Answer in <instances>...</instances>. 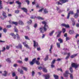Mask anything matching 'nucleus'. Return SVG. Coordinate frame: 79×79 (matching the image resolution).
I'll use <instances>...</instances> for the list:
<instances>
[{
	"label": "nucleus",
	"instance_id": "f257e3e1",
	"mask_svg": "<svg viewBox=\"0 0 79 79\" xmlns=\"http://www.w3.org/2000/svg\"><path fill=\"white\" fill-rule=\"evenodd\" d=\"M42 23L43 24H44V31H46L48 29V27L47 26V22H45V21H44L42 22Z\"/></svg>",
	"mask_w": 79,
	"mask_h": 79
},
{
	"label": "nucleus",
	"instance_id": "f03ea898",
	"mask_svg": "<svg viewBox=\"0 0 79 79\" xmlns=\"http://www.w3.org/2000/svg\"><path fill=\"white\" fill-rule=\"evenodd\" d=\"M68 2V0H60L59 2H58V5H62V4L61 3H66V2ZM61 2V3H60Z\"/></svg>",
	"mask_w": 79,
	"mask_h": 79
},
{
	"label": "nucleus",
	"instance_id": "7ed1b4c3",
	"mask_svg": "<svg viewBox=\"0 0 79 79\" xmlns=\"http://www.w3.org/2000/svg\"><path fill=\"white\" fill-rule=\"evenodd\" d=\"M79 64L77 63H73L72 64V67L75 68V69L79 67Z\"/></svg>",
	"mask_w": 79,
	"mask_h": 79
},
{
	"label": "nucleus",
	"instance_id": "20e7f679",
	"mask_svg": "<svg viewBox=\"0 0 79 79\" xmlns=\"http://www.w3.org/2000/svg\"><path fill=\"white\" fill-rule=\"evenodd\" d=\"M70 14H71V15H73V14H74L73 11H70L69 13H68L67 17V19H69V16H70Z\"/></svg>",
	"mask_w": 79,
	"mask_h": 79
},
{
	"label": "nucleus",
	"instance_id": "39448f33",
	"mask_svg": "<svg viewBox=\"0 0 79 79\" xmlns=\"http://www.w3.org/2000/svg\"><path fill=\"white\" fill-rule=\"evenodd\" d=\"M16 3H17L18 5H19V6H18V8H21V3L19 2V1H17L15 2Z\"/></svg>",
	"mask_w": 79,
	"mask_h": 79
},
{
	"label": "nucleus",
	"instance_id": "423d86ee",
	"mask_svg": "<svg viewBox=\"0 0 79 79\" xmlns=\"http://www.w3.org/2000/svg\"><path fill=\"white\" fill-rule=\"evenodd\" d=\"M56 10L57 11H58L59 13H62V12H63V11L60 10V8L58 7H56Z\"/></svg>",
	"mask_w": 79,
	"mask_h": 79
},
{
	"label": "nucleus",
	"instance_id": "0eeeda50",
	"mask_svg": "<svg viewBox=\"0 0 79 79\" xmlns=\"http://www.w3.org/2000/svg\"><path fill=\"white\" fill-rule=\"evenodd\" d=\"M43 76L45 77V79H48L50 78V75H49V74L44 75Z\"/></svg>",
	"mask_w": 79,
	"mask_h": 79
},
{
	"label": "nucleus",
	"instance_id": "6e6552de",
	"mask_svg": "<svg viewBox=\"0 0 79 79\" xmlns=\"http://www.w3.org/2000/svg\"><path fill=\"white\" fill-rule=\"evenodd\" d=\"M16 48H20L21 50H22V45L20 44H19L18 46H16Z\"/></svg>",
	"mask_w": 79,
	"mask_h": 79
},
{
	"label": "nucleus",
	"instance_id": "1a4fd4ad",
	"mask_svg": "<svg viewBox=\"0 0 79 79\" xmlns=\"http://www.w3.org/2000/svg\"><path fill=\"white\" fill-rule=\"evenodd\" d=\"M34 42V46L35 47H38L39 44L37 42H36L34 40L33 41Z\"/></svg>",
	"mask_w": 79,
	"mask_h": 79
},
{
	"label": "nucleus",
	"instance_id": "9d476101",
	"mask_svg": "<svg viewBox=\"0 0 79 79\" xmlns=\"http://www.w3.org/2000/svg\"><path fill=\"white\" fill-rule=\"evenodd\" d=\"M2 16H3V17L5 18H7V16H6V13H5V11H2Z\"/></svg>",
	"mask_w": 79,
	"mask_h": 79
},
{
	"label": "nucleus",
	"instance_id": "9b49d317",
	"mask_svg": "<svg viewBox=\"0 0 79 79\" xmlns=\"http://www.w3.org/2000/svg\"><path fill=\"white\" fill-rule=\"evenodd\" d=\"M4 72L5 73H2V76H4L5 77H6L8 74V73L7 72V71H4Z\"/></svg>",
	"mask_w": 79,
	"mask_h": 79
},
{
	"label": "nucleus",
	"instance_id": "f8f14e48",
	"mask_svg": "<svg viewBox=\"0 0 79 79\" xmlns=\"http://www.w3.org/2000/svg\"><path fill=\"white\" fill-rule=\"evenodd\" d=\"M21 9L23 10L24 12H25V13H27V9L23 7V8H21Z\"/></svg>",
	"mask_w": 79,
	"mask_h": 79
},
{
	"label": "nucleus",
	"instance_id": "ddd939ff",
	"mask_svg": "<svg viewBox=\"0 0 79 79\" xmlns=\"http://www.w3.org/2000/svg\"><path fill=\"white\" fill-rule=\"evenodd\" d=\"M18 23L19 24H20V25H24V23L21 20H19Z\"/></svg>",
	"mask_w": 79,
	"mask_h": 79
},
{
	"label": "nucleus",
	"instance_id": "4468645a",
	"mask_svg": "<svg viewBox=\"0 0 79 79\" xmlns=\"http://www.w3.org/2000/svg\"><path fill=\"white\" fill-rule=\"evenodd\" d=\"M2 1L0 0V10H1L3 8V5H2Z\"/></svg>",
	"mask_w": 79,
	"mask_h": 79
},
{
	"label": "nucleus",
	"instance_id": "2eb2a0df",
	"mask_svg": "<svg viewBox=\"0 0 79 79\" xmlns=\"http://www.w3.org/2000/svg\"><path fill=\"white\" fill-rule=\"evenodd\" d=\"M21 68L23 69V70H24L25 71H27V68L23 66H22Z\"/></svg>",
	"mask_w": 79,
	"mask_h": 79
},
{
	"label": "nucleus",
	"instance_id": "dca6fc26",
	"mask_svg": "<svg viewBox=\"0 0 79 79\" xmlns=\"http://www.w3.org/2000/svg\"><path fill=\"white\" fill-rule=\"evenodd\" d=\"M69 74L70 75V79H73V74L71 73H69Z\"/></svg>",
	"mask_w": 79,
	"mask_h": 79
},
{
	"label": "nucleus",
	"instance_id": "f3484780",
	"mask_svg": "<svg viewBox=\"0 0 79 79\" xmlns=\"http://www.w3.org/2000/svg\"><path fill=\"white\" fill-rule=\"evenodd\" d=\"M48 60V55H46V57L44 59V61H47V60Z\"/></svg>",
	"mask_w": 79,
	"mask_h": 79
},
{
	"label": "nucleus",
	"instance_id": "a211bd4d",
	"mask_svg": "<svg viewBox=\"0 0 79 79\" xmlns=\"http://www.w3.org/2000/svg\"><path fill=\"white\" fill-rule=\"evenodd\" d=\"M10 35L13 37L14 39H16V35L14 34V33H11L10 34Z\"/></svg>",
	"mask_w": 79,
	"mask_h": 79
},
{
	"label": "nucleus",
	"instance_id": "6ab92c4d",
	"mask_svg": "<svg viewBox=\"0 0 79 79\" xmlns=\"http://www.w3.org/2000/svg\"><path fill=\"white\" fill-rule=\"evenodd\" d=\"M58 40L60 42V44H61V43H63V40L61 39V38H59L58 39Z\"/></svg>",
	"mask_w": 79,
	"mask_h": 79
},
{
	"label": "nucleus",
	"instance_id": "aec40b11",
	"mask_svg": "<svg viewBox=\"0 0 79 79\" xmlns=\"http://www.w3.org/2000/svg\"><path fill=\"white\" fill-rule=\"evenodd\" d=\"M77 54H74V55H72L70 56L71 58H74V57H76V56H77Z\"/></svg>",
	"mask_w": 79,
	"mask_h": 79
},
{
	"label": "nucleus",
	"instance_id": "412c9836",
	"mask_svg": "<svg viewBox=\"0 0 79 79\" xmlns=\"http://www.w3.org/2000/svg\"><path fill=\"white\" fill-rule=\"evenodd\" d=\"M72 25L73 26H74L75 25V22L74 21V19H72Z\"/></svg>",
	"mask_w": 79,
	"mask_h": 79
},
{
	"label": "nucleus",
	"instance_id": "4be33fe9",
	"mask_svg": "<svg viewBox=\"0 0 79 79\" xmlns=\"http://www.w3.org/2000/svg\"><path fill=\"white\" fill-rule=\"evenodd\" d=\"M6 61H7V62H8V63H11V60L10 59V58H8L6 59Z\"/></svg>",
	"mask_w": 79,
	"mask_h": 79
},
{
	"label": "nucleus",
	"instance_id": "5701e85b",
	"mask_svg": "<svg viewBox=\"0 0 79 79\" xmlns=\"http://www.w3.org/2000/svg\"><path fill=\"white\" fill-rule=\"evenodd\" d=\"M54 32H55V31H53L51 32H50L49 34L50 36H52V35H53V34Z\"/></svg>",
	"mask_w": 79,
	"mask_h": 79
},
{
	"label": "nucleus",
	"instance_id": "b1692460",
	"mask_svg": "<svg viewBox=\"0 0 79 79\" xmlns=\"http://www.w3.org/2000/svg\"><path fill=\"white\" fill-rule=\"evenodd\" d=\"M74 17L75 18H78V14L76 13L74 15Z\"/></svg>",
	"mask_w": 79,
	"mask_h": 79
},
{
	"label": "nucleus",
	"instance_id": "393cba45",
	"mask_svg": "<svg viewBox=\"0 0 79 79\" xmlns=\"http://www.w3.org/2000/svg\"><path fill=\"white\" fill-rule=\"evenodd\" d=\"M56 45L58 48H60V43H57Z\"/></svg>",
	"mask_w": 79,
	"mask_h": 79
},
{
	"label": "nucleus",
	"instance_id": "a878e982",
	"mask_svg": "<svg viewBox=\"0 0 79 79\" xmlns=\"http://www.w3.org/2000/svg\"><path fill=\"white\" fill-rule=\"evenodd\" d=\"M69 33L70 34H73L74 33V31L73 30L69 31Z\"/></svg>",
	"mask_w": 79,
	"mask_h": 79
},
{
	"label": "nucleus",
	"instance_id": "bb28decb",
	"mask_svg": "<svg viewBox=\"0 0 79 79\" xmlns=\"http://www.w3.org/2000/svg\"><path fill=\"white\" fill-rule=\"evenodd\" d=\"M53 76L55 78V79H58V76L54 74L53 75Z\"/></svg>",
	"mask_w": 79,
	"mask_h": 79
},
{
	"label": "nucleus",
	"instance_id": "cd10ccee",
	"mask_svg": "<svg viewBox=\"0 0 79 79\" xmlns=\"http://www.w3.org/2000/svg\"><path fill=\"white\" fill-rule=\"evenodd\" d=\"M40 31L41 33H43L44 32V28H40Z\"/></svg>",
	"mask_w": 79,
	"mask_h": 79
},
{
	"label": "nucleus",
	"instance_id": "c85d7f7f",
	"mask_svg": "<svg viewBox=\"0 0 79 79\" xmlns=\"http://www.w3.org/2000/svg\"><path fill=\"white\" fill-rule=\"evenodd\" d=\"M43 70L45 73H47V70L46 69V68H43Z\"/></svg>",
	"mask_w": 79,
	"mask_h": 79
},
{
	"label": "nucleus",
	"instance_id": "c756f323",
	"mask_svg": "<svg viewBox=\"0 0 79 79\" xmlns=\"http://www.w3.org/2000/svg\"><path fill=\"white\" fill-rule=\"evenodd\" d=\"M35 63L37 65H39L40 64V62L38 60H35Z\"/></svg>",
	"mask_w": 79,
	"mask_h": 79
},
{
	"label": "nucleus",
	"instance_id": "7c9ffc66",
	"mask_svg": "<svg viewBox=\"0 0 79 79\" xmlns=\"http://www.w3.org/2000/svg\"><path fill=\"white\" fill-rule=\"evenodd\" d=\"M12 24H15L16 26H17L18 25V22H12Z\"/></svg>",
	"mask_w": 79,
	"mask_h": 79
},
{
	"label": "nucleus",
	"instance_id": "2f4dec72",
	"mask_svg": "<svg viewBox=\"0 0 79 79\" xmlns=\"http://www.w3.org/2000/svg\"><path fill=\"white\" fill-rule=\"evenodd\" d=\"M63 75L64 76V77H68V74H66V73H64V74H63Z\"/></svg>",
	"mask_w": 79,
	"mask_h": 79
},
{
	"label": "nucleus",
	"instance_id": "473e14b6",
	"mask_svg": "<svg viewBox=\"0 0 79 79\" xmlns=\"http://www.w3.org/2000/svg\"><path fill=\"white\" fill-rule=\"evenodd\" d=\"M17 63H19L20 64H22L23 63V61L20 60H17Z\"/></svg>",
	"mask_w": 79,
	"mask_h": 79
},
{
	"label": "nucleus",
	"instance_id": "72a5a7b5",
	"mask_svg": "<svg viewBox=\"0 0 79 79\" xmlns=\"http://www.w3.org/2000/svg\"><path fill=\"white\" fill-rule=\"evenodd\" d=\"M30 64L31 65H33L34 64V63L32 62V61H30L29 62Z\"/></svg>",
	"mask_w": 79,
	"mask_h": 79
},
{
	"label": "nucleus",
	"instance_id": "f704fd0d",
	"mask_svg": "<svg viewBox=\"0 0 79 79\" xmlns=\"http://www.w3.org/2000/svg\"><path fill=\"white\" fill-rule=\"evenodd\" d=\"M14 30L15 32H16L17 33L18 32V29H16L15 27H14Z\"/></svg>",
	"mask_w": 79,
	"mask_h": 79
},
{
	"label": "nucleus",
	"instance_id": "c9c22d12",
	"mask_svg": "<svg viewBox=\"0 0 79 79\" xmlns=\"http://www.w3.org/2000/svg\"><path fill=\"white\" fill-rule=\"evenodd\" d=\"M52 47H53V45H51V47L49 49V51H50V53H52Z\"/></svg>",
	"mask_w": 79,
	"mask_h": 79
},
{
	"label": "nucleus",
	"instance_id": "e433bc0d",
	"mask_svg": "<svg viewBox=\"0 0 79 79\" xmlns=\"http://www.w3.org/2000/svg\"><path fill=\"white\" fill-rule=\"evenodd\" d=\"M32 23V20H30L29 21H28L27 22V23L28 24H31Z\"/></svg>",
	"mask_w": 79,
	"mask_h": 79
},
{
	"label": "nucleus",
	"instance_id": "4c0bfd02",
	"mask_svg": "<svg viewBox=\"0 0 79 79\" xmlns=\"http://www.w3.org/2000/svg\"><path fill=\"white\" fill-rule=\"evenodd\" d=\"M48 11H47V9H45L44 10V12L45 14H46V13H48Z\"/></svg>",
	"mask_w": 79,
	"mask_h": 79
},
{
	"label": "nucleus",
	"instance_id": "58836bf2",
	"mask_svg": "<svg viewBox=\"0 0 79 79\" xmlns=\"http://www.w3.org/2000/svg\"><path fill=\"white\" fill-rule=\"evenodd\" d=\"M16 35L17 36V38L18 40H20V37H19V35H18V34H16Z\"/></svg>",
	"mask_w": 79,
	"mask_h": 79
},
{
	"label": "nucleus",
	"instance_id": "ea45409f",
	"mask_svg": "<svg viewBox=\"0 0 79 79\" xmlns=\"http://www.w3.org/2000/svg\"><path fill=\"white\" fill-rule=\"evenodd\" d=\"M69 70L71 73H73V68L72 67H70L69 69Z\"/></svg>",
	"mask_w": 79,
	"mask_h": 79
},
{
	"label": "nucleus",
	"instance_id": "a19ab883",
	"mask_svg": "<svg viewBox=\"0 0 79 79\" xmlns=\"http://www.w3.org/2000/svg\"><path fill=\"white\" fill-rule=\"evenodd\" d=\"M62 31L63 33H64L66 32V29L64 28H62Z\"/></svg>",
	"mask_w": 79,
	"mask_h": 79
},
{
	"label": "nucleus",
	"instance_id": "79ce46f5",
	"mask_svg": "<svg viewBox=\"0 0 79 79\" xmlns=\"http://www.w3.org/2000/svg\"><path fill=\"white\" fill-rule=\"evenodd\" d=\"M55 61H56V60H54L51 63V64H54L55 63Z\"/></svg>",
	"mask_w": 79,
	"mask_h": 79
},
{
	"label": "nucleus",
	"instance_id": "37998d69",
	"mask_svg": "<svg viewBox=\"0 0 79 79\" xmlns=\"http://www.w3.org/2000/svg\"><path fill=\"white\" fill-rule=\"evenodd\" d=\"M25 37L26 40H30V39L29 38L28 36H25Z\"/></svg>",
	"mask_w": 79,
	"mask_h": 79
},
{
	"label": "nucleus",
	"instance_id": "c03bdc74",
	"mask_svg": "<svg viewBox=\"0 0 79 79\" xmlns=\"http://www.w3.org/2000/svg\"><path fill=\"white\" fill-rule=\"evenodd\" d=\"M38 18L39 19H41V20H44V18H42L41 17H38Z\"/></svg>",
	"mask_w": 79,
	"mask_h": 79
},
{
	"label": "nucleus",
	"instance_id": "a18cd8bd",
	"mask_svg": "<svg viewBox=\"0 0 79 79\" xmlns=\"http://www.w3.org/2000/svg\"><path fill=\"white\" fill-rule=\"evenodd\" d=\"M19 12V10H16L15 11V13H16V14H18Z\"/></svg>",
	"mask_w": 79,
	"mask_h": 79
},
{
	"label": "nucleus",
	"instance_id": "49530a36",
	"mask_svg": "<svg viewBox=\"0 0 79 79\" xmlns=\"http://www.w3.org/2000/svg\"><path fill=\"white\" fill-rule=\"evenodd\" d=\"M25 2L27 3V5H29V3H30L29 1L28 0H26Z\"/></svg>",
	"mask_w": 79,
	"mask_h": 79
},
{
	"label": "nucleus",
	"instance_id": "de8ad7c7",
	"mask_svg": "<svg viewBox=\"0 0 79 79\" xmlns=\"http://www.w3.org/2000/svg\"><path fill=\"white\" fill-rule=\"evenodd\" d=\"M44 10V8H42L38 12H42V11H43V10Z\"/></svg>",
	"mask_w": 79,
	"mask_h": 79
},
{
	"label": "nucleus",
	"instance_id": "09e8293b",
	"mask_svg": "<svg viewBox=\"0 0 79 79\" xmlns=\"http://www.w3.org/2000/svg\"><path fill=\"white\" fill-rule=\"evenodd\" d=\"M20 73V74H23V70L21 69L20 71L19 72Z\"/></svg>",
	"mask_w": 79,
	"mask_h": 79
},
{
	"label": "nucleus",
	"instance_id": "8fccbe9b",
	"mask_svg": "<svg viewBox=\"0 0 79 79\" xmlns=\"http://www.w3.org/2000/svg\"><path fill=\"white\" fill-rule=\"evenodd\" d=\"M57 71H61V72H63V70H62V69H61L58 68L57 69Z\"/></svg>",
	"mask_w": 79,
	"mask_h": 79
},
{
	"label": "nucleus",
	"instance_id": "3c124183",
	"mask_svg": "<svg viewBox=\"0 0 79 79\" xmlns=\"http://www.w3.org/2000/svg\"><path fill=\"white\" fill-rule=\"evenodd\" d=\"M65 74H70V73H69V71H68V70H66L65 71Z\"/></svg>",
	"mask_w": 79,
	"mask_h": 79
},
{
	"label": "nucleus",
	"instance_id": "603ef678",
	"mask_svg": "<svg viewBox=\"0 0 79 79\" xmlns=\"http://www.w3.org/2000/svg\"><path fill=\"white\" fill-rule=\"evenodd\" d=\"M3 31L4 32L6 33V31H7V30H6V28H4L3 29Z\"/></svg>",
	"mask_w": 79,
	"mask_h": 79
},
{
	"label": "nucleus",
	"instance_id": "864d4df0",
	"mask_svg": "<svg viewBox=\"0 0 79 79\" xmlns=\"http://www.w3.org/2000/svg\"><path fill=\"white\" fill-rule=\"evenodd\" d=\"M65 27H66L67 28H69V25L65 24Z\"/></svg>",
	"mask_w": 79,
	"mask_h": 79
},
{
	"label": "nucleus",
	"instance_id": "5fc2aeb1",
	"mask_svg": "<svg viewBox=\"0 0 79 79\" xmlns=\"http://www.w3.org/2000/svg\"><path fill=\"white\" fill-rule=\"evenodd\" d=\"M51 68H53L55 67V65L53 64H51Z\"/></svg>",
	"mask_w": 79,
	"mask_h": 79
},
{
	"label": "nucleus",
	"instance_id": "6e6d98bb",
	"mask_svg": "<svg viewBox=\"0 0 79 79\" xmlns=\"http://www.w3.org/2000/svg\"><path fill=\"white\" fill-rule=\"evenodd\" d=\"M34 74H35V72H34V71H32V76H34Z\"/></svg>",
	"mask_w": 79,
	"mask_h": 79
},
{
	"label": "nucleus",
	"instance_id": "4d7b16f0",
	"mask_svg": "<svg viewBox=\"0 0 79 79\" xmlns=\"http://www.w3.org/2000/svg\"><path fill=\"white\" fill-rule=\"evenodd\" d=\"M29 60V59H28V58H26L24 59V60L25 61H27V60Z\"/></svg>",
	"mask_w": 79,
	"mask_h": 79
},
{
	"label": "nucleus",
	"instance_id": "13d9d810",
	"mask_svg": "<svg viewBox=\"0 0 79 79\" xmlns=\"http://www.w3.org/2000/svg\"><path fill=\"white\" fill-rule=\"evenodd\" d=\"M16 76V74H15V73L14 72L12 73V76L13 77H15Z\"/></svg>",
	"mask_w": 79,
	"mask_h": 79
},
{
	"label": "nucleus",
	"instance_id": "bf43d9fd",
	"mask_svg": "<svg viewBox=\"0 0 79 79\" xmlns=\"http://www.w3.org/2000/svg\"><path fill=\"white\" fill-rule=\"evenodd\" d=\"M66 41H67V40H69V38L68 37H66Z\"/></svg>",
	"mask_w": 79,
	"mask_h": 79
},
{
	"label": "nucleus",
	"instance_id": "052dcab7",
	"mask_svg": "<svg viewBox=\"0 0 79 79\" xmlns=\"http://www.w3.org/2000/svg\"><path fill=\"white\" fill-rule=\"evenodd\" d=\"M6 50H9L10 49V46H7L6 48Z\"/></svg>",
	"mask_w": 79,
	"mask_h": 79
},
{
	"label": "nucleus",
	"instance_id": "680f3d73",
	"mask_svg": "<svg viewBox=\"0 0 79 79\" xmlns=\"http://www.w3.org/2000/svg\"><path fill=\"white\" fill-rule=\"evenodd\" d=\"M37 27V24L36 23H35V25L34 26V27H35V28H36Z\"/></svg>",
	"mask_w": 79,
	"mask_h": 79
},
{
	"label": "nucleus",
	"instance_id": "e2e57ef3",
	"mask_svg": "<svg viewBox=\"0 0 79 79\" xmlns=\"http://www.w3.org/2000/svg\"><path fill=\"white\" fill-rule=\"evenodd\" d=\"M24 46L27 48H29V46L27 44H25V45H24Z\"/></svg>",
	"mask_w": 79,
	"mask_h": 79
},
{
	"label": "nucleus",
	"instance_id": "0e129e2a",
	"mask_svg": "<svg viewBox=\"0 0 79 79\" xmlns=\"http://www.w3.org/2000/svg\"><path fill=\"white\" fill-rule=\"evenodd\" d=\"M6 50V49L4 47L3 48V50H2V52H3L4 51H5Z\"/></svg>",
	"mask_w": 79,
	"mask_h": 79
},
{
	"label": "nucleus",
	"instance_id": "69168bd1",
	"mask_svg": "<svg viewBox=\"0 0 79 79\" xmlns=\"http://www.w3.org/2000/svg\"><path fill=\"white\" fill-rule=\"evenodd\" d=\"M9 3L10 5H12L14 3V2H9Z\"/></svg>",
	"mask_w": 79,
	"mask_h": 79
},
{
	"label": "nucleus",
	"instance_id": "338daca9",
	"mask_svg": "<svg viewBox=\"0 0 79 79\" xmlns=\"http://www.w3.org/2000/svg\"><path fill=\"white\" fill-rule=\"evenodd\" d=\"M35 60H36L35 58L34 59H33L32 61L34 62V63H35Z\"/></svg>",
	"mask_w": 79,
	"mask_h": 79
},
{
	"label": "nucleus",
	"instance_id": "774afa93",
	"mask_svg": "<svg viewBox=\"0 0 79 79\" xmlns=\"http://www.w3.org/2000/svg\"><path fill=\"white\" fill-rule=\"evenodd\" d=\"M11 27V25H7V28H10Z\"/></svg>",
	"mask_w": 79,
	"mask_h": 79
}]
</instances>
